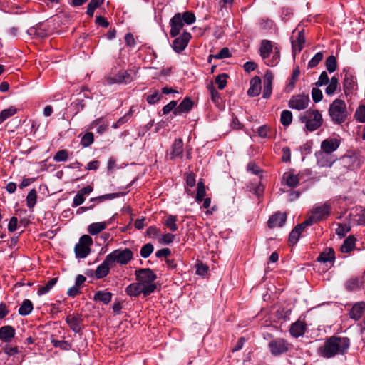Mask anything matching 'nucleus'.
<instances>
[{
    "label": "nucleus",
    "instance_id": "nucleus-1",
    "mask_svg": "<svg viewBox=\"0 0 365 365\" xmlns=\"http://www.w3.org/2000/svg\"><path fill=\"white\" fill-rule=\"evenodd\" d=\"M350 339L346 336H332L327 338L317 350V354L324 359L334 358L347 353L350 347Z\"/></svg>",
    "mask_w": 365,
    "mask_h": 365
},
{
    "label": "nucleus",
    "instance_id": "nucleus-2",
    "mask_svg": "<svg viewBox=\"0 0 365 365\" xmlns=\"http://www.w3.org/2000/svg\"><path fill=\"white\" fill-rule=\"evenodd\" d=\"M329 115L335 123L345 122L349 115L346 103L343 100L335 99L329 106Z\"/></svg>",
    "mask_w": 365,
    "mask_h": 365
},
{
    "label": "nucleus",
    "instance_id": "nucleus-3",
    "mask_svg": "<svg viewBox=\"0 0 365 365\" xmlns=\"http://www.w3.org/2000/svg\"><path fill=\"white\" fill-rule=\"evenodd\" d=\"M136 280L144 287H152V293L156 289L157 285L154 283L157 275L150 269H139L135 272Z\"/></svg>",
    "mask_w": 365,
    "mask_h": 365
},
{
    "label": "nucleus",
    "instance_id": "nucleus-4",
    "mask_svg": "<svg viewBox=\"0 0 365 365\" xmlns=\"http://www.w3.org/2000/svg\"><path fill=\"white\" fill-rule=\"evenodd\" d=\"M112 264L115 262L124 265L127 264L133 258V252L125 248L124 250L117 249L107 255Z\"/></svg>",
    "mask_w": 365,
    "mask_h": 365
},
{
    "label": "nucleus",
    "instance_id": "nucleus-5",
    "mask_svg": "<svg viewBox=\"0 0 365 365\" xmlns=\"http://www.w3.org/2000/svg\"><path fill=\"white\" fill-rule=\"evenodd\" d=\"M305 118H307L306 121V128L313 131L319 128L322 124V117L319 110H308L306 112Z\"/></svg>",
    "mask_w": 365,
    "mask_h": 365
},
{
    "label": "nucleus",
    "instance_id": "nucleus-6",
    "mask_svg": "<svg viewBox=\"0 0 365 365\" xmlns=\"http://www.w3.org/2000/svg\"><path fill=\"white\" fill-rule=\"evenodd\" d=\"M268 347L273 356H279L288 351L290 344L284 339L278 338L272 340Z\"/></svg>",
    "mask_w": 365,
    "mask_h": 365
},
{
    "label": "nucleus",
    "instance_id": "nucleus-7",
    "mask_svg": "<svg viewBox=\"0 0 365 365\" xmlns=\"http://www.w3.org/2000/svg\"><path fill=\"white\" fill-rule=\"evenodd\" d=\"M339 163L343 167L349 170L359 168L361 164L357 155L352 151H349L342 156L339 159Z\"/></svg>",
    "mask_w": 365,
    "mask_h": 365
},
{
    "label": "nucleus",
    "instance_id": "nucleus-8",
    "mask_svg": "<svg viewBox=\"0 0 365 365\" xmlns=\"http://www.w3.org/2000/svg\"><path fill=\"white\" fill-rule=\"evenodd\" d=\"M311 174L312 172L309 169H305L297 175L291 173H285L283 175V180H285L286 184L289 187H294L299 183L300 180H306L304 179V175L309 176Z\"/></svg>",
    "mask_w": 365,
    "mask_h": 365
},
{
    "label": "nucleus",
    "instance_id": "nucleus-9",
    "mask_svg": "<svg viewBox=\"0 0 365 365\" xmlns=\"http://www.w3.org/2000/svg\"><path fill=\"white\" fill-rule=\"evenodd\" d=\"M308 95L299 94L293 96L289 101V107L298 110H304L308 107L309 103Z\"/></svg>",
    "mask_w": 365,
    "mask_h": 365
},
{
    "label": "nucleus",
    "instance_id": "nucleus-10",
    "mask_svg": "<svg viewBox=\"0 0 365 365\" xmlns=\"http://www.w3.org/2000/svg\"><path fill=\"white\" fill-rule=\"evenodd\" d=\"M152 287H144L138 281L137 282L132 283L128 285L125 289V292L130 297H138L140 294H143L145 297H147L152 294Z\"/></svg>",
    "mask_w": 365,
    "mask_h": 365
},
{
    "label": "nucleus",
    "instance_id": "nucleus-11",
    "mask_svg": "<svg viewBox=\"0 0 365 365\" xmlns=\"http://www.w3.org/2000/svg\"><path fill=\"white\" fill-rule=\"evenodd\" d=\"M331 209V203L329 201L315 205L312 210L313 217L318 221L322 220L329 216Z\"/></svg>",
    "mask_w": 365,
    "mask_h": 365
},
{
    "label": "nucleus",
    "instance_id": "nucleus-12",
    "mask_svg": "<svg viewBox=\"0 0 365 365\" xmlns=\"http://www.w3.org/2000/svg\"><path fill=\"white\" fill-rule=\"evenodd\" d=\"M120 196L119 193H110L101 195L96 197H92L90 199V202H94L93 204L88 207H81L77 210V214H82L83 212L92 210L95 207V203H101L104 200H110Z\"/></svg>",
    "mask_w": 365,
    "mask_h": 365
},
{
    "label": "nucleus",
    "instance_id": "nucleus-13",
    "mask_svg": "<svg viewBox=\"0 0 365 365\" xmlns=\"http://www.w3.org/2000/svg\"><path fill=\"white\" fill-rule=\"evenodd\" d=\"M66 322L73 331L79 333L83 327V319L79 314H69L66 318Z\"/></svg>",
    "mask_w": 365,
    "mask_h": 365
},
{
    "label": "nucleus",
    "instance_id": "nucleus-14",
    "mask_svg": "<svg viewBox=\"0 0 365 365\" xmlns=\"http://www.w3.org/2000/svg\"><path fill=\"white\" fill-rule=\"evenodd\" d=\"M191 35L188 32H184L173 42V48L177 53L182 51L188 44Z\"/></svg>",
    "mask_w": 365,
    "mask_h": 365
},
{
    "label": "nucleus",
    "instance_id": "nucleus-15",
    "mask_svg": "<svg viewBox=\"0 0 365 365\" xmlns=\"http://www.w3.org/2000/svg\"><path fill=\"white\" fill-rule=\"evenodd\" d=\"M133 80V76L127 71H121L113 77H108L107 81L110 84L113 83H128Z\"/></svg>",
    "mask_w": 365,
    "mask_h": 365
},
{
    "label": "nucleus",
    "instance_id": "nucleus-16",
    "mask_svg": "<svg viewBox=\"0 0 365 365\" xmlns=\"http://www.w3.org/2000/svg\"><path fill=\"white\" fill-rule=\"evenodd\" d=\"M317 261L324 264H329L331 267L335 262V252L333 248L327 247L320 253L317 257Z\"/></svg>",
    "mask_w": 365,
    "mask_h": 365
},
{
    "label": "nucleus",
    "instance_id": "nucleus-17",
    "mask_svg": "<svg viewBox=\"0 0 365 365\" xmlns=\"http://www.w3.org/2000/svg\"><path fill=\"white\" fill-rule=\"evenodd\" d=\"M305 43V35L304 30L299 31L295 40H292V53L294 57L301 52Z\"/></svg>",
    "mask_w": 365,
    "mask_h": 365
},
{
    "label": "nucleus",
    "instance_id": "nucleus-18",
    "mask_svg": "<svg viewBox=\"0 0 365 365\" xmlns=\"http://www.w3.org/2000/svg\"><path fill=\"white\" fill-rule=\"evenodd\" d=\"M183 25V19L181 14L180 13L176 14L170 20V36L175 37L178 35Z\"/></svg>",
    "mask_w": 365,
    "mask_h": 365
},
{
    "label": "nucleus",
    "instance_id": "nucleus-19",
    "mask_svg": "<svg viewBox=\"0 0 365 365\" xmlns=\"http://www.w3.org/2000/svg\"><path fill=\"white\" fill-rule=\"evenodd\" d=\"M364 283V277H351L345 282L344 287L349 292H354L359 289Z\"/></svg>",
    "mask_w": 365,
    "mask_h": 365
},
{
    "label": "nucleus",
    "instance_id": "nucleus-20",
    "mask_svg": "<svg viewBox=\"0 0 365 365\" xmlns=\"http://www.w3.org/2000/svg\"><path fill=\"white\" fill-rule=\"evenodd\" d=\"M287 220L285 213L277 212L272 215L268 220V226L269 228L281 227L284 225Z\"/></svg>",
    "mask_w": 365,
    "mask_h": 365
},
{
    "label": "nucleus",
    "instance_id": "nucleus-21",
    "mask_svg": "<svg viewBox=\"0 0 365 365\" xmlns=\"http://www.w3.org/2000/svg\"><path fill=\"white\" fill-rule=\"evenodd\" d=\"M340 145L337 138H326L322 142L321 148L325 153H331L335 151Z\"/></svg>",
    "mask_w": 365,
    "mask_h": 365
},
{
    "label": "nucleus",
    "instance_id": "nucleus-22",
    "mask_svg": "<svg viewBox=\"0 0 365 365\" xmlns=\"http://www.w3.org/2000/svg\"><path fill=\"white\" fill-rule=\"evenodd\" d=\"M274 79V75L270 71H267L264 76V89H263V98H268L270 97L272 91V81Z\"/></svg>",
    "mask_w": 365,
    "mask_h": 365
},
{
    "label": "nucleus",
    "instance_id": "nucleus-23",
    "mask_svg": "<svg viewBox=\"0 0 365 365\" xmlns=\"http://www.w3.org/2000/svg\"><path fill=\"white\" fill-rule=\"evenodd\" d=\"M306 329V324L302 321L297 320L290 326L289 332L293 337L298 338L304 334Z\"/></svg>",
    "mask_w": 365,
    "mask_h": 365
},
{
    "label": "nucleus",
    "instance_id": "nucleus-24",
    "mask_svg": "<svg viewBox=\"0 0 365 365\" xmlns=\"http://www.w3.org/2000/svg\"><path fill=\"white\" fill-rule=\"evenodd\" d=\"M250 87L247 91L249 96L254 97L259 95L262 89V81L259 76H255L250 80Z\"/></svg>",
    "mask_w": 365,
    "mask_h": 365
},
{
    "label": "nucleus",
    "instance_id": "nucleus-25",
    "mask_svg": "<svg viewBox=\"0 0 365 365\" xmlns=\"http://www.w3.org/2000/svg\"><path fill=\"white\" fill-rule=\"evenodd\" d=\"M112 264L108 257L106 256L103 262L96 268L95 276L97 279H101L107 276L109 273L110 266Z\"/></svg>",
    "mask_w": 365,
    "mask_h": 365
},
{
    "label": "nucleus",
    "instance_id": "nucleus-26",
    "mask_svg": "<svg viewBox=\"0 0 365 365\" xmlns=\"http://www.w3.org/2000/svg\"><path fill=\"white\" fill-rule=\"evenodd\" d=\"M193 104L194 103L190 98H185L174 110V115H180L190 112L193 107Z\"/></svg>",
    "mask_w": 365,
    "mask_h": 365
},
{
    "label": "nucleus",
    "instance_id": "nucleus-27",
    "mask_svg": "<svg viewBox=\"0 0 365 365\" xmlns=\"http://www.w3.org/2000/svg\"><path fill=\"white\" fill-rule=\"evenodd\" d=\"M365 312V302H359L355 303L349 311V316L355 320L359 319Z\"/></svg>",
    "mask_w": 365,
    "mask_h": 365
},
{
    "label": "nucleus",
    "instance_id": "nucleus-28",
    "mask_svg": "<svg viewBox=\"0 0 365 365\" xmlns=\"http://www.w3.org/2000/svg\"><path fill=\"white\" fill-rule=\"evenodd\" d=\"M356 83L354 77L350 74H346L343 81V89L346 96L351 93L356 88Z\"/></svg>",
    "mask_w": 365,
    "mask_h": 365
},
{
    "label": "nucleus",
    "instance_id": "nucleus-29",
    "mask_svg": "<svg viewBox=\"0 0 365 365\" xmlns=\"http://www.w3.org/2000/svg\"><path fill=\"white\" fill-rule=\"evenodd\" d=\"M273 46L270 41L262 40L259 48V54L263 60L267 59L272 53Z\"/></svg>",
    "mask_w": 365,
    "mask_h": 365
},
{
    "label": "nucleus",
    "instance_id": "nucleus-30",
    "mask_svg": "<svg viewBox=\"0 0 365 365\" xmlns=\"http://www.w3.org/2000/svg\"><path fill=\"white\" fill-rule=\"evenodd\" d=\"M15 336V329L11 326H4L0 328V339L4 342H9Z\"/></svg>",
    "mask_w": 365,
    "mask_h": 365
},
{
    "label": "nucleus",
    "instance_id": "nucleus-31",
    "mask_svg": "<svg viewBox=\"0 0 365 365\" xmlns=\"http://www.w3.org/2000/svg\"><path fill=\"white\" fill-rule=\"evenodd\" d=\"M112 295V293L106 292V290L98 291L93 296V300L101 302L104 304H108L111 301Z\"/></svg>",
    "mask_w": 365,
    "mask_h": 365
},
{
    "label": "nucleus",
    "instance_id": "nucleus-32",
    "mask_svg": "<svg viewBox=\"0 0 365 365\" xmlns=\"http://www.w3.org/2000/svg\"><path fill=\"white\" fill-rule=\"evenodd\" d=\"M108 225L107 222H93L88 225V232L91 235H96L106 229Z\"/></svg>",
    "mask_w": 365,
    "mask_h": 365
},
{
    "label": "nucleus",
    "instance_id": "nucleus-33",
    "mask_svg": "<svg viewBox=\"0 0 365 365\" xmlns=\"http://www.w3.org/2000/svg\"><path fill=\"white\" fill-rule=\"evenodd\" d=\"M356 245V238L353 236H349L344 241L342 245L341 246V251L343 253H348L351 251H352Z\"/></svg>",
    "mask_w": 365,
    "mask_h": 365
},
{
    "label": "nucleus",
    "instance_id": "nucleus-34",
    "mask_svg": "<svg viewBox=\"0 0 365 365\" xmlns=\"http://www.w3.org/2000/svg\"><path fill=\"white\" fill-rule=\"evenodd\" d=\"M183 152V143L181 138L176 139L173 145L171 158L179 157Z\"/></svg>",
    "mask_w": 365,
    "mask_h": 365
},
{
    "label": "nucleus",
    "instance_id": "nucleus-35",
    "mask_svg": "<svg viewBox=\"0 0 365 365\" xmlns=\"http://www.w3.org/2000/svg\"><path fill=\"white\" fill-rule=\"evenodd\" d=\"M33 310V304L29 299H24L19 309V314L21 316L29 314Z\"/></svg>",
    "mask_w": 365,
    "mask_h": 365
},
{
    "label": "nucleus",
    "instance_id": "nucleus-36",
    "mask_svg": "<svg viewBox=\"0 0 365 365\" xmlns=\"http://www.w3.org/2000/svg\"><path fill=\"white\" fill-rule=\"evenodd\" d=\"M57 279L56 278H52L49 279L45 285L39 287L38 289L37 294L38 296H41L43 294H47L56 284Z\"/></svg>",
    "mask_w": 365,
    "mask_h": 365
},
{
    "label": "nucleus",
    "instance_id": "nucleus-37",
    "mask_svg": "<svg viewBox=\"0 0 365 365\" xmlns=\"http://www.w3.org/2000/svg\"><path fill=\"white\" fill-rule=\"evenodd\" d=\"M75 254L78 258H85L90 253V248L88 246H84L77 243L74 248Z\"/></svg>",
    "mask_w": 365,
    "mask_h": 365
},
{
    "label": "nucleus",
    "instance_id": "nucleus-38",
    "mask_svg": "<svg viewBox=\"0 0 365 365\" xmlns=\"http://www.w3.org/2000/svg\"><path fill=\"white\" fill-rule=\"evenodd\" d=\"M299 74H300L299 68L298 66H297L296 68H294L292 73V76L289 79V82L287 86L286 89L288 92H290L294 88L295 83L299 78Z\"/></svg>",
    "mask_w": 365,
    "mask_h": 365
},
{
    "label": "nucleus",
    "instance_id": "nucleus-39",
    "mask_svg": "<svg viewBox=\"0 0 365 365\" xmlns=\"http://www.w3.org/2000/svg\"><path fill=\"white\" fill-rule=\"evenodd\" d=\"M206 195L205 186L202 179H200L197 182V189L196 195V202H201Z\"/></svg>",
    "mask_w": 365,
    "mask_h": 365
},
{
    "label": "nucleus",
    "instance_id": "nucleus-40",
    "mask_svg": "<svg viewBox=\"0 0 365 365\" xmlns=\"http://www.w3.org/2000/svg\"><path fill=\"white\" fill-rule=\"evenodd\" d=\"M279 59H280L279 51L277 48H275L274 52L272 53V58H269V57L267 59H266L264 61V63L268 66L273 67V66H277L279 63Z\"/></svg>",
    "mask_w": 365,
    "mask_h": 365
},
{
    "label": "nucleus",
    "instance_id": "nucleus-41",
    "mask_svg": "<svg viewBox=\"0 0 365 365\" xmlns=\"http://www.w3.org/2000/svg\"><path fill=\"white\" fill-rule=\"evenodd\" d=\"M329 83L325 89V93L326 94L331 96L336 92L339 84V80L336 77L333 76Z\"/></svg>",
    "mask_w": 365,
    "mask_h": 365
},
{
    "label": "nucleus",
    "instance_id": "nucleus-42",
    "mask_svg": "<svg viewBox=\"0 0 365 365\" xmlns=\"http://www.w3.org/2000/svg\"><path fill=\"white\" fill-rule=\"evenodd\" d=\"M16 108L13 106H11L7 109L3 110L1 112H0V124L9 117L16 114Z\"/></svg>",
    "mask_w": 365,
    "mask_h": 365
},
{
    "label": "nucleus",
    "instance_id": "nucleus-43",
    "mask_svg": "<svg viewBox=\"0 0 365 365\" xmlns=\"http://www.w3.org/2000/svg\"><path fill=\"white\" fill-rule=\"evenodd\" d=\"M91 129H96L97 134L102 135L107 129V125L101 123V119H98L91 124Z\"/></svg>",
    "mask_w": 365,
    "mask_h": 365
},
{
    "label": "nucleus",
    "instance_id": "nucleus-44",
    "mask_svg": "<svg viewBox=\"0 0 365 365\" xmlns=\"http://www.w3.org/2000/svg\"><path fill=\"white\" fill-rule=\"evenodd\" d=\"M104 0H91L87 6V14L89 16H93L94 11L96 8L99 7Z\"/></svg>",
    "mask_w": 365,
    "mask_h": 365
},
{
    "label": "nucleus",
    "instance_id": "nucleus-45",
    "mask_svg": "<svg viewBox=\"0 0 365 365\" xmlns=\"http://www.w3.org/2000/svg\"><path fill=\"white\" fill-rule=\"evenodd\" d=\"M37 200L36 191L32 189L29 191L26 197V205L28 207L33 208Z\"/></svg>",
    "mask_w": 365,
    "mask_h": 365
},
{
    "label": "nucleus",
    "instance_id": "nucleus-46",
    "mask_svg": "<svg viewBox=\"0 0 365 365\" xmlns=\"http://www.w3.org/2000/svg\"><path fill=\"white\" fill-rule=\"evenodd\" d=\"M280 121L284 126H287L291 124L292 121V114L291 111L285 110L281 113Z\"/></svg>",
    "mask_w": 365,
    "mask_h": 365
},
{
    "label": "nucleus",
    "instance_id": "nucleus-47",
    "mask_svg": "<svg viewBox=\"0 0 365 365\" xmlns=\"http://www.w3.org/2000/svg\"><path fill=\"white\" fill-rule=\"evenodd\" d=\"M326 68L329 73H333L337 68L336 58L334 56H329L326 60Z\"/></svg>",
    "mask_w": 365,
    "mask_h": 365
},
{
    "label": "nucleus",
    "instance_id": "nucleus-48",
    "mask_svg": "<svg viewBox=\"0 0 365 365\" xmlns=\"http://www.w3.org/2000/svg\"><path fill=\"white\" fill-rule=\"evenodd\" d=\"M177 221V216L169 215L165 220V225H166L171 231L175 232L178 230V225H176Z\"/></svg>",
    "mask_w": 365,
    "mask_h": 365
},
{
    "label": "nucleus",
    "instance_id": "nucleus-49",
    "mask_svg": "<svg viewBox=\"0 0 365 365\" xmlns=\"http://www.w3.org/2000/svg\"><path fill=\"white\" fill-rule=\"evenodd\" d=\"M51 343L54 347L60 348L62 350H69L71 345L69 342L63 340L51 339Z\"/></svg>",
    "mask_w": 365,
    "mask_h": 365
},
{
    "label": "nucleus",
    "instance_id": "nucleus-50",
    "mask_svg": "<svg viewBox=\"0 0 365 365\" xmlns=\"http://www.w3.org/2000/svg\"><path fill=\"white\" fill-rule=\"evenodd\" d=\"M227 78L228 75L226 73H222L216 76L215 83L220 90H222L226 86Z\"/></svg>",
    "mask_w": 365,
    "mask_h": 365
},
{
    "label": "nucleus",
    "instance_id": "nucleus-51",
    "mask_svg": "<svg viewBox=\"0 0 365 365\" xmlns=\"http://www.w3.org/2000/svg\"><path fill=\"white\" fill-rule=\"evenodd\" d=\"M154 247L151 243H147L143 245L140 250V256L143 258H148L153 252Z\"/></svg>",
    "mask_w": 365,
    "mask_h": 365
},
{
    "label": "nucleus",
    "instance_id": "nucleus-52",
    "mask_svg": "<svg viewBox=\"0 0 365 365\" xmlns=\"http://www.w3.org/2000/svg\"><path fill=\"white\" fill-rule=\"evenodd\" d=\"M334 160H328L322 156V153L317 155V165L320 167H331Z\"/></svg>",
    "mask_w": 365,
    "mask_h": 365
},
{
    "label": "nucleus",
    "instance_id": "nucleus-53",
    "mask_svg": "<svg viewBox=\"0 0 365 365\" xmlns=\"http://www.w3.org/2000/svg\"><path fill=\"white\" fill-rule=\"evenodd\" d=\"M132 113H133V107H131L130 111L128 113H127L126 114H125L123 117L120 118L118 121L114 123L113 125V128H118L120 125L124 124L125 123H126L132 116Z\"/></svg>",
    "mask_w": 365,
    "mask_h": 365
},
{
    "label": "nucleus",
    "instance_id": "nucleus-54",
    "mask_svg": "<svg viewBox=\"0 0 365 365\" xmlns=\"http://www.w3.org/2000/svg\"><path fill=\"white\" fill-rule=\"evenodd\" d=\"M323 59V53L322 52L317 53L309 61L308 67L314 68Z\"/></svg>",
    "mask_w": 365,
    "mask_h": 365
},
{
    "label": "nucleus",
    "instance_id": "nucleus-55",
    "mask_svg": "<svg viewBox=\"0 0 365 365\" xmlns=\"http://www.w3.org/2000/svg\"><path fill=\"white\" fill-rule=\"evenodd\" d=\"M68 152L66 150H61L56 153L53 157V160L56 162H64L68 160Z\"/></svg>",
    "mask_w": 365,
    "mask_h": 365
},
{
    "label": "nucleus",
    "instance_id": "nucleus-56",
    "mask_svg": "<svg viewBox=\"0 0 365 365\" xmlns=\"http://www.w3.org/2000/svg\"><path fill=\"white\" fill-rule=\"evenodd\" d=\"M355 118L357 120L365 122V106H360L355 112Z\"/></svg>",
    "mask_w": 365,
    "mask_h": 365
},
{
    "label": "nucleus",
    "instance_id": "nucleus-57",
    "mask_svg": "<svg viewBox=\"0 0 365 365\" xmlns=\"http://www.w3.org/2000/svg\"><path fill=\"white\" fill-rule=\"evenodd\" d=\"M300 228V226H296L290 232L289 236V241L290 243L294 245L297 242L299 238L297 230Z\"/></svg>",
    "mask_w": 365,
    "mask_h": 365
},
{
    "label": "nucleus",
    "instance_id": "nucleus-58",
    "mask_svg": "<svg viewBox=\"0 0 365 365\" xmlns=\"http://www.w3.org/2000/svg\"><path fill=\"white\" fill-rule=\"evenodd\" d=\"M329 82V78L328 77V75H327V72L326 71H323L320 74V76H319V77L318 78V81L316 83V86L320 87V86H322L324 85L328 84Z\"/></svg>",
    "mask_w": 365,
    "mask_h": 365
},
{
    "label": "nucleus",
    "instance_id": "nucleus-59",
    "mask_svg": "<svg viewBox=\"0 0 365 365\" xmlns=\"http://www.w3.org/2000/svg\"><path fill=\"white\" fill-rule=\"evenodd\" d=\"M230 56V51H229L228 48L225 47V48H222L221 51L217 55H215V56L210 55L209 56V58L214 57L215 58L222 59V58H228Z\"/></svg>",
    "mask_w": 365,
    "mask_h": 365
},
{
    "label": "nucleus",
    "instance_id": "nucleus-60",
    "mask_svg": "<svg viewBox=\"0 0 365 365\" xmlns=\"http://www.w3.org/2000/svg\"><path fill=\"white\" fill-rule=\"evenodd\" d=\"M183 21L187 24H192L195 21V16L193 13L186 11L182 16Z\"/></svg>",
    "mask_w": 365,
    "mask_h": 365
},
{
    "label": "nucleus",
    "instance_id": "nucleus-61",
    "mask_svg": "<svg viewBox=\"0 0 365 365\" xmlns=\"http://www.w3.org/2000/svg\"><path fill=\"white\" fill-rule=\"evenodd\" d=\"M312 97L315 103L319 102L323 97L322 91L319 88H313L312 90Z\"/></svg>",
    "mask_w": 365,
    "mask_h": 365
},
{
    "label": "nucleus",
    "instance_id": "nucleus-62",
    "mask_svg": "<svg viewBox=\"0 0 365 365\" xmlns=\"http://www.w3.org/2000/svg\"><path fill=\"white\" fill-rule=\"evenodd\" d=\"M176 107H177V101H171L168 104L165 105L163 108L162 110H163V115H167L172 110L174 111V110L176 108Z\"/></svg>",
    "mask_w": 365,
    "mask_h": 365
},
{
    "label": "nucleus",
    "instance_id": "nucleus-63",
    "mask_svg": "<svg viewBox=\"0 0 365 365\" xmlns=\"http://www.w3.org/2000/svg\"><path fill=\"white\" fill-rule=\"evenodd\" d=\"M186 184L190 187H193L195 185L196 180L195 176L192 173H185Z\"/></svg>",
    "mask_w": 365,
    "mask_h": 365
},
{
    "label": "nucleus",
    "instance_id": "nucleus-64",
    "mask_svg": "<svg viewBox=\"0 0 365 365\" xmlns=\"http://www.w3.org/2000/svg\"><path fill=\"white\" fill-rule=\"evenodd\" d=\"M161 96L158 91H155L154 93L148 96L147 101L150 104H154L160 101Z\"/></svg>",
    "mask_w": 365,
    "mask_h": 365
}]
</instances>
